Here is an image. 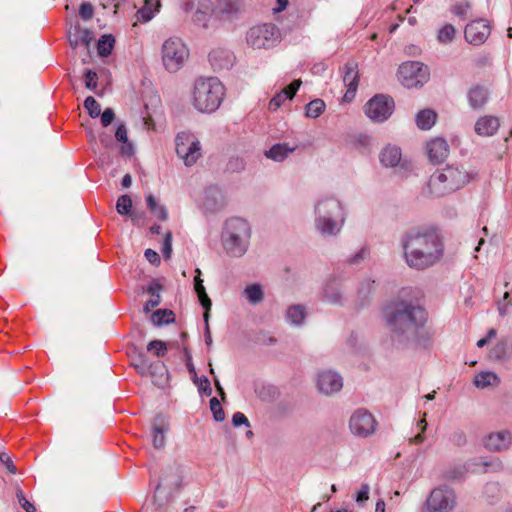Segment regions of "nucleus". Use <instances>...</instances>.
I'll use <instances>...</instances> for the list:
<instances>
[{"label": "nucleus", "instance_id": "1", "mask_svg": "<svg viewBox=\"0 0 512 512\" xmlns=\"http://www.w3.org/2000/svg\"><path fill=\"white\" fill-rule=\"evenodd\" d=\"M384 318L392 340L401 346H426L430 336L424 332L425 309L408 301L391 302L384 308Z\"/></svg>", "mask_w": 512, "mask_h": 512}, {"label": "nucleus", "instance_id": "2", "mask_svg": "<svg viewBox=\"0 0 512 512\" xmlns=\"http://www.w3.org/2000/svg\"><path fill=\"white\" fill-rule=\"evenodd\" d=\"M406 264L416 270L432 267L444 254V244L433 229H413L401 239Z\"/></svg>", "mask_w": 512, "mask_h": 512}, {"label": "nucleus", "instance_id": "3", "mask_svg": "<svg viewBox=\"0 0 512 512\" xmlns=\"http://www.w3.org/2000/svg\"><path fill=\"white\" fill-rule=\"evenodd\" d=\"M346 212L342 203L333 196H325L314 205V224L323 236H337L344 227Z\"/></svg>", "mask_w": 512, "mask_h": 512}, {"label": "nucleus", "instance_id": "4", "mask_svg": "<svg viewBox=\"0 0 512 512\" xmlns=\"http://www.w3.org/2000/svg\"><path fill=\"white\" fill-rule=\"evenodd\" d=\"M469 174L453 165L437 169L429 178L423 194L426 197L438 198L459 190L469 182Z\"/></svg>", "mask_w": 512, "mask_h": 512}, {"label": "nucleus", "instance_id": "5", "mask_svg": "<svg viewBox=\"0 0 512 512\" xmlns=\"http://www.w3.org/2000/svg\"><path fill=\"white\" fill-rule=\"evenodd\" d=\"M224 97V85L217 77L198 78L194 83V107L205 113L217 110Z\"/></svg>", "mask_w": 512, "mask_h": 512}, {"label": "nucleus", "instance_id": "6", "mask_svg": "<svg viewBox=\"0 0 512 512\" xmlns=\"http://www.w3.org/2000/svg\"><path fill=\"white\" fill-rule=\"evenodd\" d=\"M252 236L251 225L241 217L226 220V255L242 257L247 252Z\"/></svg>", "mask_w": 512, "mask_h": 512}, {"label": "nucleus", "instance_id": "7", "mask_svg": "<svg viewBox=\"0 0 512 512\" xmlns=\"http://www.w3.org/2000/svg\"><path fill=\"white\" fill-rule=\"evenodd\" d=\"M281 40L279 28L274 23H260L246 33L247 44L254 49H270Z\"/></svg>", "mask_w": 512, "mask_h": 512}, {"label": "nucleus", "instance_id": "8", "mask_svg": "<svg viewBox=\"0 0 512 512\" xmlns=\"http://www.w3.org/2000/svg\"><path fill=\"white\" fill-rule=\"evenodd\" d=\"M224 4L221 0H201L193 15V23L205 29L220 28L223 24Z\"/></svg>", "mask_w": 512, "mask_h": 512}, {"label": "nucleus", "instance_id": "9", "mask_svg": "<svg viewBox=\"0 0 512 512\" xmlns=\"http://www.w3.org/2000/svg\"><path fill=\"white\" fill-rule=\"evenodd\" d=\"M162 62L169 72L180 70L189 57V50L178 37H170L162 45Z\"/></svg>", "mask_w": 512, "mask_h": 512}, {"label": "nucleus", "instance_id": "10", "mask_svg": "<svg viewBox=\"0 0 512 512\" xmlns=\"http://www.w3.org/2000/svg\"><path fill=\"white\" fill-rule=\"evenodd\" d=\"M175 150L177 156L186 167L195 165L202 157V146L199 139L189 131L179 132L175 137Z\"/></svg>", "mask_w": 512, "mask_h": 512}, {"label": "nucleus", "instance_id": "11", "mask_svg": "<svg viewBox=\"0 0 512 512\" xmlns=\"http://www.w3.org/2000/svg\"><path fill=\"white\" fill-rule=\"evenodd\" d=\"M430 78L428 67L419 61H407L398 69V79L408 89L422 87Z\"/></svg>", "mask_w": 512, "mask_h": 512}, {"label": "nucleus", "instance_id": "12", "mask_svg": "<svg viewBox=\"0 0 512 512\" xmlns=\"http://www.w3.org/2000/svg\"><path fill=\"white\" fill-rule=\"evenodd\" d=\"M395 103L392 97L377 94L364 106L365 115L374 123L385 122L393 113Z\"/></svg>", "mask_w": 512, "mask_h": 512}, {"label": "nucleus", "instance_id": "13", "mask_svg": "<svg viewBox=\"0 0 512 512\" xmlns=\"http://www.w3.org/2000/svg\"><path fill=\"white\" fill-rule=\"evenodd\" d=\"M425 505L428 512H449L456 506L455 491L446 485L436 487L430 492Z\"/></svg>", "mask_w": 512, "mask_h": 512}, {"label": "nucleus", "instance_id": "14", "mask_svg": "<svg viewBox=\"0 0 512 512\" xmlns=\"http://www.w3.org/2000/svg\"><path fill=\"white\" fill-rule=\"evenodd\" d=\"M349 428L356 436L368 437L376 430V420L366 409H358L350 417Z\"/></svg>", "mask_w": 512, "mask_h": 512}, {"label": "nucleus", "instance_id": "15", "mask_svg": "<svg viewBox=\"0 0 512 512\" xmlns=\"http://www.w3.org/2000/svg\"><path fill=\"white\" fill-rule=\"evenodd\" d=\"M490 32L488 22L484 19H477L466 25L464 37L472 45H481L487 40Z\"/></svg>", "mask_w": 512, "mask_h": 512}, {"label": "nucleus", "instance_id": "16", "mask_svg": "<svg viewBox=\"0 0 512 512\" xmlns=\"http://www.w3.org/2000/svg\"><path fill=\"white\" fill-rule=\"evenodd\" d=\"M317 387L320 392L326 395L336 393L343 387V379L335 371H322L317 377Z\"/></svg>", "mask_w": 512, "mask_h": 512}, {"label": "nucleus", "instance_id": "17", "mask_svg": "<svg viewBox=\"0 0 512 512\" xmlns=\"http://www.w3.org/2000/svg\"><path fill=\"white\" fill-rule=\"evenodd\" d=\"M483 444L489 451L507 450L512 444V434L507 430L490 433L484 438Z\"/></svg>", "mask_w": 512, "mask_h": 512}, {"label": "nucleus", "instance_id": "18", "mask_svg": "<svg viewBox=\"0 0 512 512\" xmlns=\"http://www.w3.org/2000/svg\"><path fill=\"white\" fill-rule=\"evenodd\" d=\"M490 99V90L484 85H473L467 91V101L472 110H481Z\"/></svg>", "mask_w": 512, "mask_h": 512}, {"label": "nucleus", "instance_id": "19", "mask_svg": "<svg viewBox=\"0 0 512 512\" xmlns=\"http://www.w3.org/2000/svg\"><path fill=\"white\" fill-rule=\"evenodd\" d=\"M427 155L430 162L438 164L443 162L449 154V146L444 138H434L427 142Z\"/></svg>", "mask_w": 512, "mask_h": 512}, {"label": "nucleus", "instance_id": "20", "mask_svg": "<svg viewBox=\"0 0 512 512\" xmlns=\"http://www.w3.org/2000/svg\"><path fill=\"white\" fill-rule=\"evenodd\" d=\"M343 70V83L347 87L344 98L346 100H351L355 96L359 84L357 64L354 62H348L344 65Z\"/></svg>", "mask_w": 512, "mask_h": 512}, {"label": "nucleus", "instance_id": "21", "mask_svg": "<svg viewBox=\"0 0 512 512\" xmlns=\"http://www.w3.org/2000/svg\"><path fill=\"white\" fill-rule=\"evenodd\" d=\"M133 366L137 370V372L144 376L147 374L154 375L156 371H159L161 378H164V380L167 379V369L165 365L158 361L155 364H150L143 354H139L138 357L135 359Z\"/></svg>", "mask_w": 512, "mask_h": 512}, {"label": "nucleus", "instance_id": "22", "mask_svg": "<svg viewBox=\"0 0 512 512\" xmlns=\"http://www.w3.org/2000/svg\"><path fill=\"white\" fill-rule=\"evenodd\" d=\"M301 80H294L290 85L278 92L269 102V109L276 111L286 101L294 97L301 86Z\"/></svg>", "mask_w": 512, "mask_h": 512}, {"label": "nucleus", "instance_id": "23", "mask_svg": "<svg viewBox=\"0 0 512 512\" xmlns=\"http://www.w3.org/2000/svg\"><path fill=\"white\" fill-rule=\"evenodd\" d=\"M323 299L333 305H343L346 298L341 284L337 281L327 283L323 289Z\"/></svg>", "mask_w": 512, "mask_h": 512}, {"label": "nucleus", "instance_id": "24", "mask_svg": "<svg viewBox=\"0 0 512 512\" xmlns=\"http://www.w3.org/2000/svg\"><path fill=\"white\" fill-rule=\"evenodd\" d=\"M307 317L306 307L302 304L290 305L285 312V321L293 327H301L304 325Z\"/></svg>", "mask_w": 512, "mask_h": 512}, {"label": "nucleus", "instance_id": "25", "mask_svg": "<svg viewBox=\"0 0 512 512\" xmlns=\"http://www.w3.org/2000/svg\"><path fill=\"white\" fill-rule=\"evenodd\" d=\"M264 289L262 284L254 282L245 286L241 297L250 305L257 306L264 300Z\"/></svg>", "mask_w": 512, "mask_h": 512}, {"label": "nucleus", "instance_id": "26", "mask_svg": "<svg viewBox=\"0 0 512 512\" xmlns=\"http://www.w3.org/2000/svg\"><path fill=\"white\" fill-rule=\"evenodd\" d=\"M379 159L383 166L387 168H394L398 166L402 159L401 149L389 144L381 150Z\"/></svg>", "mask_w": 512, "mask_h": 512}, {"label": "nucleus", "instance_id": "27", "mask_svg": "<svg viewBox=\"0 0 512 512\" xmlns=\"http://www.w3.org/2000/svg\"><path fill=\"white\" fill-rule=\"evenodd\" d=\"M169 430L168 424L162 416H157L152 425V443L156 449L165 446V434Z\"/></svg>", "mask_w": 512, "mask_h": 512}, {"label": "nucleus", "instance_id": "28", "mask_svg": "<svg viewBox=\"0 0 512 512\" xmlns=\"http://www.w3.org/2000/svg\"><path fill=\"white\" fill-rule=\"evenodd\" d=\"M499 128V120L494 116L480 117L476 123L474 130L480 136H491Z\"/></svg>", "mask_w": 512, "mask_h": 512}, {"label": "nucleus", "instance_id": "29", "mask_svg": "<svg viewBox=\"0 0 512 512\" xmlns=\"http://www.w3.org/2000/svg\"><path fill=\"white\" fill-rule=\"evenodd\" d=\"M196 272H197V275L194 278V290L198 296L201 306L205 310L204 317H205V320L207 321L208 310L211 307V300L209 299V297L205 291V287L203 285V280L200 278V274H201L200 270L196 269Z\"/></svg>", "mask_w": 512, "mask_h": 512}, {"label": "nucleus", "instance_id": "30", "mask_svg": "<svg viewBox=\"0 0 512 512\" xmlns=\"http://www.w3.org/2000/svg\"><path fill=\"white\" fill-rule=\"evenodd\" d=\"M294 150V147H289L286 143H277L273 145L269 150H266L264 155L273 161L282 162Z\"/></svg>", "mask_w": 512, "mask_h": 512}, {"label": "nucleus", "instance_id": "31", "mask_svg": "<svg viewBox=\"0 0 512 512\" xmlns=\"http://www.w3.org/2000/svg\"><path fill=\"white\" fill-rule=\"evenodd\" d=\"M437 113L432 109H423L416 114L415 122L419 129L430 130L436 123Z\"/></svg>", "mask_w": 512, "mask_h": 512}, {"label": "nucleus", "instance_id": "32", "mask_svg": "<svg viewBox=\"0 0 512 512\" xmlns=\"http://www.w3.org/2000/svg\"><path fill=\"white\" fill-rule=\"evenodd\" d=\"M161 7V0H144V5L138 10L137 16L141 22L150 21Z\"/></svg>", "mask_w": 512, "mask_h": 512}, {"label": "nucleus", "instance_id": "33", "mask_svg": "<svg viewBox=\"0 0 512 512\" xmlns=\"http://www.w3.org/2000/svg\"><path fill=\"white\" fill-rule=\"evenodd\" d=\"M92 40V32L88 29H81L79 26H76L74 33L69 36V42L73 48L80 45L88 47Z\"/></svg>", "mask_w": 512, "mask_h": 512}, {"label": "nucleus", "instance_id": "34", "mask_svg": "<svg viewBox=\"0 0 512 512\" xmlns=\"http://www.w3.org/2000/svg\"><path fill=\"white\" fill-rule=\"evenodd\" d=\"M500 382L499 377L492 371L481 372L474 377V384L477 388L484 389L489 386H497Z\"/></svg>", "mask_w": 512, "mask_h": 512}, {"label": "nucleus", "instance_id": "35", "mask_svg": "<svg viewBox=\"0 0 512 512\" xmlns=\"http://www.w3.org/2000/svg\"><path fill=\"white\" fill-rule=\"evenodd\" d=\"M146 205L149 211L157 217L160 221H166L168 218V211L164 205L158 203L154 195L149 194L146 196Z\"/></svg>", "mask_w": 512, "mask_h": 512}, {"label": "nucleus", "instance_id": "36", "mask_svg": "<svg viewBox=\"0 0 512 512\" xmlns=\"http://www.w3.org/2000/svg\"><path fill=\"white\" fill-rule=\"evenodd\" d=\"M376 290V282L372 279L364 280L358 289V298L360 305L364 306L369 303L371 296Z\"/></svg>", "mask_w": 512, "mask_h": 512}, {"label": "nucleus", "instance_id": "37", "mask_svg": "<svg viewBox=\"0 0 512 512\" xmlns=\"http://www.w3.org/2000/svg\"><path fill=\"white\" fill-rule=\"evenodd\" d=\"M115 138L117 141L123 143L124 145L121 147V154L123 155H132L133 153V145L128 142L127 129L124 124L118 125Z\"/></svg>", "mask_w": 512, "mask_h": 512}, {"label": "nucleus", "instance_id": "38", "mask_svg": "<svg viewBox=\"0 0 512 512\" xmlns=\"http://www.w3.org/2000/svg\"><path fill=\"white\" fill-rule=\"evenodd\" d=\"M115 44V38L111 34H104L97 43V52L101 57H107L111 54Z\"/></svg>", "mask_w": 512, "mask_h": 512}, {"label": "nucleus", "instance_id": "39", "mask_svg": "<svg viewBox=\"0 0 512 512\" xmlns=\"http://www.w3.org/2000/svg\"><path fill=\"white\" fill-rule=\"evenodd\" d=\"M151 320L155 325H163L174 322V313L168 309H158L156 310L152 316Z\"/></svg>", "mask_w": 512, "mask_h": 512}, {"label": "nucleus", "instance_id": "40", "mask_svg": "<svg viewBox=\"0 0 512 512\" xmlns=\"http://www.w3.org/2000/svg\"><path fill=\"white\" fill-rule=\"evenodd\" d=\"M209 62L214 71L224 69V50L222 48L214 49L209 53Z\"/></svg>", "mask_w": 512, "mask_h": 512}, {"label": "nucleus", "instance_id": "41", "mask_svg": "<svg viewBox=\"0 0 512 512\" xmlns=\"http://www.w3.org/2000/svg\"><path fill=\"white\" fill-rule=\"evenodd\" d=\"M325 109V103L321 99H315L310 101L306 105V116L309 118H317L319 117Z\"/></svg>", "mask_w": 512, "mask_h": 512}, {"label": "nucleus", "instance_id": "42", "mask_svg": "<svg viewBox=\"0 0 512 512\" xmlns=\"http://www.w3.org/2000/svg\"><path fill=\"white\" fill-rule=\"evenodd\" d=\"M221 196V190L218 186H209L205 189V198L206 203L205 205L210 208L211 210L215 209V206L217 204V197Z\"/></svg>", "mask_w": 512, "mask_h": 512}, {"label": "nucleus", "instance_id": "43", "mask_svg": "<svg viewBox=\"0 0 512 512\" xmlns=\"http://www.w3.org/2000/svg\"><path fill=\"white\" fill-rule=\"evenodd\" d=\"M116 210L120 215H130L132 210V199L129 195H122L116 202Z\"/></svg>", "mask_w": 512, "mask_h": 512}, {"label": "nucleus", "instance_id": "44", "mask_svg": "<svg viewBox=\"0 0 512 512\" xmlns=\"http://www.w3.org/2000/svg\"><path fill=\"white\" fill-rule=\"evenodd\" d=\"M455 37V28L452 24H445L437 35V40L440 43H450Z\"/></svg>", "mask_w": 512, "mask_h": 512}, {"label": "nucleus", "instance_id": "45", "mask_svg": "<svg viewBox=\"0 0 512 512\" xmlns=\"http://www.w3.org/2000/svg\"><path fill=\"white\" fill-rule=\"evenodd\" d=\"M191 379L197 386L198 391L201 395L210 396L212 394V388L207 377H198V375L196 374V379L194 376H192Z\"/></svg>", "mask_w": 512, "mask_h": 512}, {"label": "nucleus", "instance_id": "46", "mask_svg": "<svg viewBox=\"0 0 512 512\" xmlns=\"http://www.w3.org/2000/svg\"><path fill=\"white\" fill-rule=\"evenodd\" d=\"M84 107L91 118H97L101 114V106L94 97L88 96L84 101Z\"/></svg>", "mask_w": 512, "mask_h": 512}, {"label": "nucleus", "instance_id": "47", "mask_svg": "<svg viewBox=\"0 0 512 512\" xmlns=\"http://www.w3.org/2000/svg\"><path fill=\"white\" fill-rule=\"evenodd\" d=\"M147 350L154 352L157 357H163L167 352L166 343L161 340H152L147 345Z\"/></svg>", "mask_w": 512, "mask_h": 512}, {"label": "nucleus", "instance_id": "48", "mask_svg": "<svg viewBox=\"0 0 512 512\" xmlns=\"http://www.w3.org/2000/svg\"><path fill=\"white\" fill-rule=\"evenodd\" d=\"M243 9V0H226V18L236 16Z\"/></svg>", "mask_w": 512, "mask_h": 512}, {"label": "nucleus", "instance_id": "49", "mask_svg": "<svg viewBox=\"0 0 512 512\" xmlns=\"http://www.w3.org/2000/svg\"><path fill=\"white\" fill-rule=\"evenodd\" d=\"M470 9L471 4L468 1H463L452 6L451 12L459 18L465 19Z\"/></svg>", "mask_w": 512, "mask_h": 512}, {"label": "nucleus", "instance_id": "50", "mask_svg": "<svg viewBox=\"0 0 512 512\" xmlns=\"http://www.w3.org/2000/svg\"><path fill=\"white\" fill-rule=\"evenodd\" d=\"M509 292H505L503 298L497 302V309L500 316L504 317L508 314L509 309L512 307V300H510Z\"/></svg>", "mask_w": 512, "mask_h": 512}, {"label": "nucleus", "instance_id": "51", "mask_svg": "<svg viewBox=\"0 0 512 512\" xmlns=\"http://www.w3.org/2000/svg\"><path fill=\"white\" fill-rule=\"evenodd\" d=\"M210 410L216 421H224V411L222 404L216 397H213L210 400Z\"/></svg>", "mask_w": 512, "mask_h": 512}, {"label": "nucleus", "instance_id": "52", "mask_svg": "<svg viewBox=\"0 0 512 512\" xmlns=\"http://www.w3.org/2000/svg\"><path fill=\"white\" fill-rule=\"evenodd\" d=\"M85 86L91 91H95L98 86V75L95 71L87 69L84 74Z\"/></svg>", "mask_w": 512, "mask_h": 512}, {"label": "nucleus", "instance_id": "53", "mask_svg": "<svg viewBox=\"0 0 512 512\" xmlns=\"http://www.w3.org/2000/svg\"><path fill=\"white\" fill-rule=\"evenodd\" d=\"M161 252H162L163 257L165 259H169L171 257V254H172V233L170 231H168L165 234V236H164Z\"/></svg>", "mask_w": 512, "mask_h": 512}, {"label": "nucleus", "instance_id": "54", "mask_svg": "<svg viewBox=\"0 0 512 512\" xmlns=\"http://www.w3.org/2000/svg\"><path fill=\"white\" fill-rule=\"evenodd\" d=\"M483 466L485 467V472H500L504 468L503 462L499 458H493L490 461H485L483 462Z\"/></svg>", "mask_w": 512, "mask_h": 512}, {"label": "nucleus", "instance_id": "55", "mask_svg": "<svg viewBox=\"0 0 512 512\" xmlns=\"http://www.w3.org/2000/svg\"><path fill=\"white\" fill-rule=\"evenodd\" d=\"M245 162L240 157H231L227 164V170L231 172H240L244 170Z\"/></svg>", "mask_w": 512, "mask_h": 512}, {"label": "nucleus", "instance_id": "56", "mask_svg": "<svg viewBox=\"0 0 512 512\" xmlns=\"http://www.w3.org/2000/svg\"><path fill=\"white\" fill-rule=\"evenodd\" d=\"M93 13L94 8L90 3L84 2L80 5L79 15L83 20H90L93 17Z\"/></svg>", "mask_w": 512, "mask_h": 512}, {"label": "nucleus", "instance_id": "57", "mask_svg": "<svg viewBox=\"0 0 512 512\" xmlns=\"http://www.w3.org/2000/svg\"><path fill=\"white\" fill-rule=\"evenodd\" d=\"M101 124L103 127H108L115 119V113L112 108H106L101 114Z\"/></svg>", "mask_w": 512, "mask_h": 512}, {"label": "nucleus", "instance_id": "58", "mask_svg": "<svg viewBox=\"0 0 512 512\" xmlns=\"http://www.w3.org/2000/svg\"><path fill=\"white\" fill-rule=\"evenodd\" d=\"M370 486L367 483L361 485L360 490L356 494V502L362 504L369 498Z\"/></svg>", "mask_w": 512, "mask_h": 512}, {"label": "nucleus", "instance_id": "59", "mask_svg": "<svg viewBox=\"0 0 512 512\" xmlns=\"http://www.w3.org/2000/svg\"><path fill=\"white\" fill-rule=\"evenodd\" d=\"M0 462L6 467V469L12 473V474H15L17 469H16V466L14 465L11 457L5 453V452H2L0 453Z\"/></svg>", "mask_w": 512, "mask_h": 512}, {"label": "nucleus", "instance_id": "60", "mask_svg": "<svg viewBox=\"0 0 512 512\" xmlns=\"http://www.w3.org/2000/svg\"><path fill=\"white\" fill-rule=\"evenodd\" d=\"M17 498L19 504L26 512H36L35 506L25 498L22 491L17 493Z\"/></svg>", "mask_w": 512, "mask_h": 512}, {"label": "nucleus", "instance_id": "61", "mask_svg": "<svg viewBox=\"0 0 512 512\" xmlns=\"http://www.w3.org/2000/svg\"><path fill=\"white\" fill-rule=\"evenodd\" d=\"M506 354V343L499 342L497 343L491 351V357L496 359H503Z\"/></svg>", "mask_w": 512, "mask_h": 512}, {"label": "nucleus", "instance_id": "62", "mask_svg": "<svg viewBox=\"0 0 512 512\" xmlns=\"http://www.w3.org/2000/svg\"><path fill=\"white\" fill-rule=\"evenodd\" d=\"M232 423L235 427L245 425L246 427H249V420L248 418L241 412H236L232 417Z\"/></svg>", "mask_w": 512, "mask_h": 512}, {"label": "nucleus", "instance_id": "63", "mask_svg": "<svg viewBox=\"0 0 512 512\" xmlns=\"http://www.w3.org/2000/svg\"><path fill=\"white\" fill-rule=\"evenodd\" d=\"M162 290V285L156 279L149 283L147 286V292L152 296L156 297V295H160V291Z\"/></svg>", "mask_w": 512, "mask_h": 512}, {"label": "nucleus", "instance_id": "64", "mask_svg": "<svg viewBox=\"0 0 512 512\" xmlns=\"http://www.w3.org/2000/svg\"><path fill=\"white\" fill-rule=\"evenodd\" d=\"M372 138L366 134H359L355 137V144L359 147L367 148L370 146Z\"/></svg>", "mask_w": 512, "mask_h": 512}]
</instances>
